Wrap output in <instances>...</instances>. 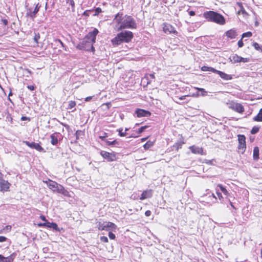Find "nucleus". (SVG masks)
<instances>
[{
    "label": "nucleus",
    "mask_w": 262,
    "mask_h": 262,
    "mask_svg": "<svg viewBox=\"0 0 262 262\" xmlns=\"http://www.w3.org/2000/svg\"><path fill=\"white\" fill-rule=\"evenodd\" d=\"M115 23L119 25L118 30L123 29H136L137 24L135 20L131 16L127 15H123V13H118L113 20Z\"/></svg>",
    "instance_id": "nucleus-1"
},
{
    "label": "nucleus",
    "mask_w": 262,
    "mask_h": 262,
    "mask_svg": "<svg viewBox=\"0 0 262 262\" xmlns=\"http://www.w3.org/2000/svg\"><path fill=\"white\" fill-rule=\"evenodd\" d=\"M133 33L129 31H124L118 33L116 37L111 40L114 46H118L123 42H129L133 39Z\"/></svg>",
    "instance_id": "nucleus-2"
},
{
    "label": "nucleus",
    "mask_w": 262,
    "mask_h": 262,
    "mask_svg": "<svg viewBox=\"0 0 262 262\" xmlns=\"http://www.w3.org/2000/svg\"><path fill=\"white\" fill-rule=\"evenodd\" d=\"M204 17L209 21L213 22L217 24L223 25L225 24V19L224 16L213 11H207L204 13Z\"/></svg>",
    "instance_id": "nucleus-3"
},
{
    "label": "nucleus",
    "mask_w": 262,
    "mask_h": 262,
    "mask_svg": "<svg viewBox=\"0 0 262 262\" xmlns=\"http://www.w3.org/2000/svg\"><path fill=\"white\" fill-rule=\"evenodd\" d=\"M35 6V7L34 9L32 7H29V4L26 2L25 7L26 8V15L32 19L36 17V14L39 11L40 8L41 7V5L39 4V3L38 2L37 3H35L34 4Z\"/></svg>",
    "instance_id": "nucleus-4"
},
{
    "label": "nucleus",
    "mask_w": 262,
    "mask_h": 262,
    "mask_svg": "<svg viewBox=\"0 0 262 262\" xmlns=\"http://www.w3.org/2000/svg\"><path fill=\"white\" fill-rule=\"evenodd\" d=\"M99 31L97 29H94L92 32L89 33L84 37V41L88 42L89 45L93 44L96 41V37Z\"/></svg>",
    "instance_id": "nucleus-5"
},
{
    "label": "nucleus",
    "mask_w": 262,
    "mask_h": 262,
    "mask_svg": "<svg viewBox=\"0 0 262 262\" xmlns=\"http://www.w3.org/2000/svg\"><path fill=\"white\" fill-rule=\"evenodd\" d=\"M238 149L239 152H241L242 154H243L246 148V137L243 135H238Z\"/></svg>",
    "instance_id": "nucleus-6"
},
{
    "label": "nucleus",
    "mask_w": 262,
    "mask_h": 262,
    "mask_svg": "<svg viewBox=\"0 0 262 262\" xmlns=\"http://www.w3.org/2000/svg\"><path fill=\"white\" fill-rule=\"evenodd\" d=\"M230 61L233 63H237V62H247L249 61V59L247 58H243L241 56H239L237 54H234L232 56L229 58Z\"/></svg>",
    "instance_id": "nucleus-7"
},
{
    "label": "nucleus",
    "mask_w": 262,
    "mask_h": 262,
    "mask_svg": "<svg viewBox=\"0 0 262 262\" xmlns=\"http://www.w3.org/2000/svg\"><path fill=\"white\" fill-rule=\"evenodd\" d=\"M229 108L239 113H243L244 112V108L243 106L241 104L238 103H231L229 105Z\"/></svg>",
    "instance_id": "nucleus-8"
},
{
    "label": "nucleus",
    "mask_w": 262,
    "mask_h": 262,
    "mask_svg": "<svg viewBox=\"0 0 262 262\" xmlns=\"http://www.w3.org/2000/svg\"><path fill=\"white\" fill-rule=\"evenodd\" d=\"M100 155L103 157V158L107 160L108 161H114L116 160V156L115 154L110 153L105 151H101Z\"/></svg>",
    "instance_id": "nucleus-9"
},
{
    "label": "nucleus",
    "mask_w": 262,
    "mask_h": 262,
    "mask_svg": "<svg viewBox=\"0 0 262 262\" xmlns=\"http://www.w3.org/2000/svg\"><path fill=\"white\" fill-rule=\"evenodd\" d=\"M39 227H46L50 228H52L56 231H59V228L57 224L55 223H50L46 222L43 223H40L38 224Z\"/></svg>",
    "instance_id": "nucleus-10"
},
{
    "label": "nucleus",
    "mask_w": 262,
    "mask_h": 262,
    "mask_svg": "<svg viewBox=\"0 0 262 262\" xmlns=\"http://www.w3.org/2000/svg\"><path fill=\"white\" fill-rule=\"evenodd\" d=\"M163 31L168 34L173 33L177 34V31L174 29V27H173L171 25L165 24L164 25V27L163 28Z\"/></svg>",
    "instance_id": "nucleus-11"
},
{
    "label": "nucleus",
    "mask_w": 262,
    "mask_h": 262,
    "mask_svg": "<svg viewBox=\"0 0 262 262\" xmlns=\"http://www.w3.org/2000/svg\"><path fill=\"white\" fill-rule=\"evenodd\" d=\"M24 143L29 147L34 148L39 151H43V148L38 144L35 142H29L25 141Z\"/></svg>",
    "instance_id": "nucleus-12"
},
{
    "label": "nucleus",
    "mask_w": 262,
    "mask_h": 262,
    "mask_svg": "<svg viewBox=\"0 0 262 262\" xmlns=\"http://www.w3.org/2000/svg\"><path fill=\"white\" fill-rule=\"evenodd\" d=\"M135 113L137 114V116L139 118L142 117H148L151 114L149 111L140 108L137 109Z\"/></svg>",
    "instance_id": "nucleus-13"
},
{
    "label": "nucleus",
    "mask_w": 262,
    "mask_h": 262,
    "mask_svg": "<svg viewBox=\"0 0 262 262\" xmlns=\"http://www.w3.org/2000/svg\"><path fill=\"white\" fill-rule=\"evenodd\" d=\"M89 43L88 42L84 41L83 38L81 41L79 42L76 46V48L79 50H84L86 51L89 50Z\"/></svg>",
    "instance_id": "nucleus-14"
},
{
    "label": "nucleus",
    "mask_w": 262,
    "mask_h": 262,
    "mask_svg": "<svg viewBox=\"0 0 262 262\" xmlns=\"http://www.w3.org/2000/svg\"><path fill=\"white\" fill-rule=\"evenodd\" d=\"M46 183L48 187L54 191H57L58 187L59 185L56 182L50 180H49L48 181H46Z\"/></svg>",
    "instance_id": "nucleus-15"
},
{
    "label": "nucleus",
    "mask_w": 262,
    "mask_h": 262,
    "mask_svg": "<svg viewBox=\"0 0 262 262\" xmlns=\"http://www.w3.org/2000/svg\"><path fill=\"white\" fill-rule=\"evenodd\" d=\"M10 183L3 179H0V190L1 191H7L9 188Z\"/></svg>",
    "instance_id": "nucleus-16"
},
{
    "label": "nucleus",
    "mask_w": 262,
    "mask_h": 262,
    "mask_svg": "<svg viewBox=\"0 0 262 262\" xmlns=\"http://www.w3.org/2000/svg\"><path fill=\"white\" fill-rule=\"evenodd\" d=\"M152 195V190L151 189L144 191L141 195L140 199L143 200L146 199L150 198Z\"/></svg>",
    "instance_id": "nucleus-17"
},
{
    "label": "nucleus",
    "mask_w": 262,
    "mask_h": 262,
    "mask_svg": "<svg viewBox=\"0 0 262 262\" xmlns=\"http://www.w3.org/2000/svg\"><path fill=\"white\" fill-rule=\"evenodd\" d=\"M189 149L191 151L195 154H200L203 155V149L202 148H200L199 147L195 146L194 145L191 146L189 147Z\"/></svg>",
    "instance_id": "nucleus-18"
},
{
    "label": "nucleus",
    "mask_w": 262,
    "mask_h": 262,
    "mask_svg": "<svg viewBox=\"0 0 262 262\" xmlns=\"http://www.w3.org/2000/svg\"><path fill=\"white\" fill-rule=\"evenodd\" d=\"M226 35L230 39H233L236 37L237 34L235 30L231 29L226 32Z\"/></svg>",
    "instance_id": "nucleus-19"
},
{
    "label": "nucleus",
    "mask_w": 262,
    "mask_h": 262,
    "mask_svg": "<svg viewBox=\"0 0 262 262\" xmlns=\"http://www.w3.org/2000/svg\"><path fill=\"white\" fill-rule=\"evenodd\" d=\"M58 133H55L50 136L51 143L53 145H56L58 142Z\"/></svg>",
    "instance_id": "nucleus-20"
},
{
    "label": "nucleus",
    "mask_w": 262,
    "mask_h": 262,
    "mask_svg": "<svg viewBox=\"0 0 262 262\" xmlns=\"http://www.w3.org/2000/svg\"><path fill=\"white\" fill-rule=\"evenodd\" d=\"M216 74L219 75L224 80H228L232 79V76L230 75H228L220 71L217 70Z\"/></svg>",
    "instance_id": "nucleus-21"
},
{
    "label": "nucleus",
    "mask_w": 262,
    "mask_h": 262,
    "mask_svg": "<svg viewBox=\"0 0 262 262\" xmlns=\"http://www.w3.org/2000/svg\"><path fill=\"white\" fill-rule=\"evenodd\" d=\"M13 255L5 257L2 255L0 254V262H13Z\"/></svg>",
    "instance_id": "nucleus-22"
},
{
    "label": "nucleus",
    "mask_w": 262,
    "mask_h": 262,
    "mask_svg": "<svg viewBox=\"0 0 262 262\" xmlns=\"http://www.w3.org/2000/svg\"><path fill=\"white\" fill-rule=\"evenodd\" d=\"M56 191L58 193L62 194L65 196H68L69 194V192L66 189H65L60 184L59 185Z\"/></svg>",
    "instance_id": "nucleus-23"
},
{
    "label": "nucleus",
    "mask_w": 262,
    "mask_h": 262,
    "mask_svg": "<svg viewBox=\"0 0 262 262\" xmlns=\"http://www.w3.org/2000/svg\"><path fill=\"white\" fill-rule=\"evenodd\" d=\"M253 120L256 122H262V108L260 109L257 115L253 118Z\"/></svg>",
    "instance_id": "nucleus-24"
},
{
    "label": "nucleus",
    "mask_w": 262,
    "mask_h": 262,
    "mask_svg": "<svg viewBox=\"0 0 262 262\" xmlns=\"http://www.w3.org/2000/svg\"><path fill=\"white\" fill-rule=\"evenodd\" d=\"M105 226H106V230L108 231L110 229H115L116 228V226L115 224L112 222H104Z\"/></svg>",
    "instance_id": "nucleus-25"
},
{
    "label": "nucleus",
    "mask_w": 262,
    "mask_h": 262,
    "mask_svg": "<svg viewBox=\"0 0 262 262\" xmlns=\"http://www.w3.org/2000/svg\"><path fill=\"white\" fill-rule=\"evenodd\" d=\"M51 45L52 47H53V46H54L55 48L56 47H59V46H60L62 47H64V45L63 42L59 39H54V43H52Z\"/></svg>",
    "instance_id": "nucleus-26"
},
{
    "label": "nucleus",
    "mask_w": 262,
    "mask_h": 262,
    "mask_svg": "<svg viewBox=\"0 0 262 262\" xmlns=\"http://www.w3.org/2000/svg\"><path fill=\"white\" fill-rule=\"evenodd\" d=\"M201 70L203 71H210L213 73H216L217 70L214 69L213 68L207 67V66H203L202 67Z\"/></svg>",
    "instance_id": "nucleus-27"
},
{
    "label": "nucleus",
    "mask_w": 262,
    "mask_h": 262,
    "mask_svg": "<svg viewBox=\"0 0 262 262\" xmlns=\"http://www.w3.org/2000/svg\"><path fill=\"white\" fill-rule=\"evenodd\" d=\"M199 92H201V94L197 93L196 94V96H205L207 95V92L205 90V89L203 88H195Z\"/></svg>",
    "instance_id": "nucleus-28"
},
{
    "label": "nucleus",
    "mask_w": 262,
    "mask_h": 262,
    "mask_svg": "<svg viewBox=\"0 0 262 262\" xmlns=\"http://www.w3.org/2000/svg\"><path fill=\"white\" fill-rule=\"evenodd\" d=\"M253 158L254 160H257L259 158V148L257 147H255L254 148Z\"/></svg>",
    "instance_id": "nucleus-29"
},
{
    "label": "nucleus",
    "mask_w": 262,
    "mask_h": 262,
    "mask_svg": "<svg viewBox=\"0 0 262 262\" xmlns=\"http://www.w3.org/2000/svg\"><path fill=\"white\" fill-rule=\"evenodd\" d=\"M154 142L151 141H148L144 145V148L145 150L148 149L154 145Z\"/></svg>",
    "instance_id": "nucleus-30"
},
{
    "label": "nucleus",
    "mask_w": 262,
    "mask_h": 262,
    "mask_svg": "<svg viewBox=\"0 0 262 262\" xmlns=\"http://www.w3.org/2000/svg\"><path fill=\"white\" fill-rule=\"evenodd\" d=\"M67 4L71 6L72 11L75 12V2L74 0H66Z\"/></svg>",
    "instance_id": "nucleus-31"
},
{
    "label": "nucleus",
    "mask_w": 262,
    "mask_h": 262,
    "mask_svg": "<svg viewBox=\"0 0 262 262\" xmlns=\"http://www.w3.org/2000/svg\"><path fill=\"white\" fill-rule=\"evenodd\" d=\"M217 187H219L221 190L222 191V192L225 194V195H228L229 193H228V191L226 190V189L223 187V186L221 184H218L217 185Z\"/></svg>",
    "instance_id": "nucleus-32"
},
{
    "label": "nucleus",
    "mask_w": 262,
    "mask_h": 262,
    "mask_svg": "<svg viewBox=\"0 0 262 262\" xmlns=\"http://www.w3.org/2000/svg\"><path fill=\"white\" fill-rule=\"evenodd\" d=\"M148 76L150 77V78L151 79H155V78L154 74H149L148 76H145L142 79V81L145 80H147V84H148L150 83V81H148Z\"/></svg>",
    "instance_id": "nucleus-33"
},
{
    "label": "nucleus",
    "mask_w": 262,
    "mask_h": 262,
    "mask_svg": "<svg viewBox=\"0 0 262 262\" xmlns=\"http://www.w3.org/2000/svg\"><path fill=\"white\" fill-rule=\"evenodd\" d=\"M106 144L108 146H114L118 144V142L116 140H114L112 141L106 140Z\"/></svg>",
    "instance_id": "nucleus-34"
},
{
    "label": "nucleus",
    "mask_w": 262,
    "mask_h": 262,
    "mask_svg": "<svg viewBox=\"0 0 262 262\" xmlns=\"http://www.w3.org/2000/svg\"><path fill=\"white\" fill-rule=\"evenodd\" d=\"M76 105V102L74 101H70L69 102L68 106L67 107V109H72L74 108Z\"/></svg>",
    "instance_id": "nucleus-35"
},
{
    "label": "nucleus",
    "mask_w": 262,
    "mask_h": 262,
    "mask_svg": "<svg viewBox=\"0 0 262 262\" xmlns=\"http://www.w3.org/2000/svg\"><path fill=\"white\" fill-rule=\"evenodd\" d=\"M252 46L256 50L262 51V47H261L258 43L254 42Z\"/></svg>",
    "instance_id": "nucleus-36"
},
{
    "label": "nucleus",
    "mask_w": 262,
    "mask_h": 262,
    "mask_svg": "<svg viewBox=\"0 0 262 262\" xmlns=\"http://www.w3.org/2000/svg\"><path fill=\"white\" fill-rule=\"evenodd\" d=\"M259 129V127L256 126H254L252 127L251 130V134H256Z\"/></svg>",
    "instance_id": "nucleus-37"
},
{
    "label": "nucleus",
    "mask_w": 262,
    "mask_h": 262,
    "mask_svg": "<svg viewBox=\"0 0 262 262\" xmlns=\"http://www.w3.org/2000/svg\"><path fill=\"white\" fill-rule=\"evenodd\" d=\"M252 35V33L251 32H245V33H244L243 34H242V38H245V37H251Z\"/></svg>",
    "instance_id": "nucleus-38"
},
{
    "label": "nucleus",
    "mask_w": 262,
    "mask_h": 262,
    "mask_svg": "<svg viewBox=\"0 0 262 262\" xmlns=\"http://www.w3.org/2000/svg\"><path fill=\"white\" fill-rule=\"evenodd\" d=\"M98 229L100 230H106V226H105L104 223L103 224H101L100 223L99 224Z\"/></svg>",
    "instance_id": "nucleus-39"
},
{
    "label": "nucleus",
    "mask_w": 262,
    "mask_h": 262,
    "mask_svg": "<svg viewBox=\"0 0 262 262\" xmlns=\"http://www.w3.org/2000/svg\"><path fill=\"white\" fill-rule=\"evenodd\" d=\"M122 130H123L122 128H119L117 130V131L119 132V135L120 137H124V136H126V133L123 132Z\"/></svg>",
    "instance_id": "nucleus-40"
},
{
    "label": "nucleus",
    "mask_w": 262,
    "mask_h": 262,
    "mask_svg": "<svg viewBox=\"0 0 262 262\" xmlns=\"http://www.w3.org/2000/svg\"><path fill=\"white\" fill-rule=\"evenodd\" d=\"M147 128L146 126H142L140 128L138 129V130L137 131L138 134H141L144 131V130Z\"/></svg>",
    "instance_id": "nucleus-41"
},
{
    "label": "nucleus",
    "mask_w": 262,
    "mask_h": 262,
    "mask_svg": "<svg viewBox=\"0 0 262 262\" xmlns=\"http://www.w3.org/2000/svg\"><path fill=\"white\" fill-rule=\"evenodd\" d=\"M100 241H101V242H103V243H107L108 238L106 236H101Z\"/></svg>",
    "instance_id": "nucleus-42"
},
{
    "label": "nucleus",
    "mask_w": 262,
    "mask_h": 262,
    "mask_svg": "<svg viewBox=\"0 0 262 262\" xmlns=\"http://www.w3.org/2000/svg\"><path fill=\"white\" fill-rule=\"evenodd\" d=\"M102 12V10H101V9L100 8H97L96 9H95V13L94 14V15H97L98 14H99L100 13H101Z\"/></svg>",
    "instance_id": "nucleus-43"
},
{
    "label": "nucleus",
    "mask_w": 262,
    "mask_h": 262,
    "mask_svg": "<svg viewBox=\"0 0 262 262\" xmlns=\"http://www.w3.org/2000/svg\"><path fill=\"white\" fill-rule=\"evenodd\" d=\"M11 229V226L8 225L5 227V228L3 229L4 231H6V232H9Z\"/></svg>",
    "instance_id": "nucleus-44"
},
{
    "label": "nucleus",
    "mask_w": 262,
    "mask_h": 262,
    "mask_svg": "<svg viewBox=\"0 0 262 262\" xmlns=\"http://www.w3.org/2000/svg\"><path fill=\"white\" fill-rule=\"evenodd\" d=\"M108 236H109L110 238L111 239H115V237H116L114 233H113L112 232H109Z\"/></svg>",
    "instance_id": "nucleus-45"
},
{
    "label": "nucleus",
    "mask_w": 262,
    "mask_h": 262,
    "mask_svg": "<svg viewBox=\"0 0 262 262\" xmlns=\"http://www.w3.org/2000/svg\"><path fill=\"white\" fill-rule=\"evenodd\" d=\"M242 39L243 38H242L237 42V45L239 48H242L244 46Z\"/></svg>",
    "instance_id": "nucleus-46"
},
{
    "label": "nucleus",
    "mask_w": 262,
    "mask_h": 262,
    "mask_svg": "<svg viewBox=\"0 0 262 262\" xmlns=\"http://www.w3.org/2000/svg\"><path fill=\"white\" fill-rule=\"evenodd\" d=\"M173 147H176L177 150H178L179 148H181V144L177 143L173 145Z\"/></svg>",
    "instance_id": "nucleus-47"
},
{
    "label": "nucleus",
    "mask_w": 262,
    "mask_h": 262,
    "mask_svg": "<svg viewBox=\"0 0 262 262\" xmlns=\"http://www.w3.org/2000/svg\"><path fill=\"white\" fill-rule=\"evenodd\" d=\"M39 38H40L39 34H36L35 36H34V40H35V41L36 43H38V39Z\"/></svg>",
    "instance_id": "nucleus-48"
},
{
    "label": "nucleus",
    "mask_w": 262,
    "mask_h": 262,
    "mask_svg": "<svg viewBox=\"0 0 262 262\" xmlns=\"http://www.w3.org/2000/svg\"><path fill=\"white\" fill-rule=\"evenodd\" d=\"M216 194L217 195L220 200H221L223 199V196H222V194L220 192H219L218 190H216Z\"/></svg>",
    "instance_id": "nucleus-49"
},
{
    "label": "nucleus",
    "mask_w": 262,
    "mask_h": 262,
    "mask_svg": "<svg viewBox=\"0 0 262 262\" xmlns=\"http://www.w3.org/2000/svg\"><path fill=\"white\" fill-rule=\"evenodd\" d=\"M7 240V238L3 236H0V242H4Z\"/></svg>",
    "instance_id": "nucleus-50"
},
{
    "label": "nucleus",
    "mask_w": 262,
    "mask_h": 262,
    "mask_svg": "<svg viewBox=\"0 0 262 262\" xmlns=\"http://www.w3.org/2000/svg\"><path fill=\"white\" fill-rule=\"evenodd\" d=\"M94 96H89V97H87L85 98V101L86 102H88V101H90L92 98H93Z\"/></svg>",
    "instance_id": "nucleus-51"
},
{
    "label": "nucleus",
    "mask_w": 262,
    "mask_h": 262,
    "mask_svg": "<svg viewBox=\"0 0 262 262\" xmlns=\"http://www.w3.org/2000/svg\"><path fill=\"white\" fill-rule=\"evenodd\" d=\"M89 51H92L94 52L95 51V48L93 46V44H91V46H89Z\"/></svg>",
    "instance_id": "nucleus-52"
},
{
    "label": "nucleus",
    "mask_w": 262,
    "mask_h": 262,
    "mask_svg": "<svg viewBox=\"0 0 262 262\" xmlns=\"http://www.w3.org/2000/svg\"><path fill=\"white\" fill-rule=\"evenodd\" d=\"M151 214V212L150 210H147L146 211V212H145V215L146 216H149Z\"/></svg>",
    "instance_id": "nucleus-53"
},
{
    "label": "nucleus",
    "mask_w": 262,
    "mask_h": 262,
    "mask_svg": "<svg viewBox=\"0 0 262 262\" xmlns=\"http://www.w3.org/2000/svg\"><path fill=\"white\" fill-rule=\"evenodd\" d=\"M240 12H242L243 14L246 13L245 10H244L243 7H241V9L238 11V13H239Z\"/></svg>",
    "instance_id": "nucleus-54"
},
{
    "label": "nucleus",
    "mask_w": 262,
    "mask_h": 262,
    "mask_svg": "<svg viewBox=\"0 0 262 262\" xmlns=\"http://www.w3.org/2000/svg\"><path fill=\"white\" fill-rule=\"evenodd\" d=\"M2 21L3 22V24L6 26L8 24V20L7 19H2Z\"/></svg>",
    "instance_id": "nucleus-55"
},
{
    "label": "nucleus",
    "mask_w": 262,
    "mask_h": 262,
    "mask_svg": "<svg viewBox=\"0 0 262 262\" xmlns=\"http://www.w3.org/2000/svg\"><path fill=\"white\" fill-rule=\"evenodd\" d=\"M187 96H188V95L182 96H181V97H180L179 98V100H184V99H185V98H186V97H187Z\"/></svg>",
    "instance_id": "nucleus-56"
},
{
    "label": "nucleus",
    "mask_w": 262,
    "mask_h": 262,
    "mask_svg": "<svg viewBox=\"0 0 262 262\" xmlns=\"http://www.w3.org/2000/svg\"><path fill=\"white\" fill-rule=\"evenodd\" d=\"M40 217L42 221H45V222H48L46 219V217L44 215H41Z\"/></svg>",
    "instance_id": "nucleus-57"
},
{
    "label": "nucleus",
    "mask_w": 262,
    "mask_h": 262,
    "mask_svg": "<svg viewBox=\"0 0 262 262\" xmlns=\"http://www.w3.org/2000/svg\"><path fill=\"white\" fill-rule=\"evenodd\" d=\"M27 87L29 90H30L31 91H33L34 90V86L33 85H28Z\"/></svg>",
    "instance_id": "nucleus-58"
},
{
    "label": "nucleus",
    "mask_w": 262,
    "mask_h": 262,
    "mask_svg": "<svg viewBox=\"0 0 262 262\" xmlns=\"http://www.w3.org/2000/svg\"><path fill=\"white\" fill-rule=\"evenodd\" d=\"M104 136H100V138L102 140H104V139L105 138V137H106V133H104Z\"/></svg>",
    "instance_id": "nucleus-59"
},
{
    "label": "nucleus",
    "mask_w": 262,
    "mask_h": 262,
    "mask_svg": "<svg viewBox=\"0 0 262 262\" xmlns=\"http://www.w3.org/2000/svg\"><path fill=\"white\" fill-rule=\"evenodd\" d=\"M189 14L190 16H194L195 15V12L193 11H190L189 12Z\"/></svg>",
    "instance_id": "nucleus-60"
},
{
    "label": "nucleus",
    "mask_w": 262,
    "mask_h": 262,
    "mask_svg": "<svg viewBox=\"0 0 262 262\" xmlns=\"http://www.w3.org/2000/svg\"><path fill=\"white\" fill-rule=\"evenodd\" d=\"M30 120L29 118H28L27 117L23 116L21 118V120Z\"/></svg>",
    "instance_id": "nucleus-61"
},
{
    "label": "nucleus",
    "mask_w": 262,
    "mask_h": 262,
    "mask_svg": "<svg viewBox=\"0 0 262 262\" xmlns=\"http://www.w3.org/2000/svg\"><path fill=\"white\" fill-rule=\"evenodd\" d=\"M211 162H212V161H210V160H205V163H207V164H211Z\"/></svg>",
    "instance_id": "nucleus-62"
},
{
    "label": "nucleus",
    "mask_w": 262,
    "mask_h": 262,
    "mask_svg": "<svg viewBox=\"0 0 262 262\" xmlns=\"http://www.w3.org/2000/svg\"><path fill=\"white\" fill-rule=\"evenodd\" d=\"M63 126H64V127H66L67 129H68L69 128V126L68 125V124H64V123H61Z\"/></svg>",
    "instance_id": "nucleus-63"
},
{
    "label": "nucleus",
    "mask_w": 262,
    "mask_h": 262,
    "mask_svg": "<svg viewBox=\"0 0 262 262\" xmlns=\"http://www.w3.org/2000/svg\"><path fill=\"white\" fill-rule=\"evenodd\" d=\"M83 15L85 16H89V12L88 11H85L83 13Z\"/></svg>",
    "instance_id": "nucleus-64"
}]
</instances>
